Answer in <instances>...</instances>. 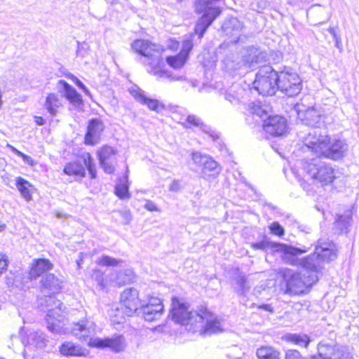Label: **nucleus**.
Returning <instances> with one entry per match:
<instances>
[{
  "label": "nucleus",
  "instance_id": "ddd939ff",
  "mask_svg": "<svg viewBox=\"0 0 359 359\" xmlns=\"http://www.w3.org/2000/svg\"><path fill=\"white\" fill-rule=\"evenodd\" d=\"M194 163L201 167V177L207 181H212L220 173L221 168L210 156L203 154L199 151H194L191 154Z\"/></svg>",
  "mask_w": 359,
  "mask_h": 359
},
{
  "label": "nucleus",
  "instance_id": "e433bc0d",
  "mask_svg": "<svg viewBox=\"0 0 359 359\" xmlns=\"http://www.w3.org/2000/svg\"><path fill=\"white\" fill-rule=\"evenodd\" d=\"M115 194L121 199L129 198L130 197V195L128 192L127 176L124 178V180H120L119 182L116 185Z\"/></svg>",
  "mask_w": 359,
  "mask_h": 359
},
{
  "label": "nucleus",
  "instance_id": "c756f323",
  "mask_svg": "<svg viewBox=\"0 0 359 359\" xmlns=\"http://www.w3.org/2000/svg\"><path fill=\"white\" fill-rule=\"evenodd\" d=\"M60 351L62 355L66 356H81L86 355V349L69 341L62 344Z\"/></svg>",
  "mask_w": 359,
  "mask_h": 359
},
{
  "label": "nucleus",
  "instance_id": "680f3d73",
  "mask_svg": "<svg viewBox=\"0 0 359 359\" xmlns=\"http://www.w3.org/2000/svg\"><path fill=\"white\" fill-rule=\"evenodd\" d=\"M75 79V83L76 85L79 88L80 86H82L83 83L79 80L77 78H74Z\"/></svg>",
  "mask_w": 359,
  "mask_h": 359
},
{
  "label": "nucleus",
  "instance_id": "20e7f679",
  "mask_svg": "<svg viewBox=\"0 0 359 359\" xmlns=\"http://www.w3.org/2000/svg\"><path fill=\"white\" fill-rule=\"evenodd\" d=\"M132 48L145 57L144 62L150 67L149 72L161 76L163 62L161 57L163 48L161 46L152 43L148 40L138 39L132 43Z\"/></svg>",
  "mask_w": 359,
  "mask_h": 359
},
{
  "label": "nucleus",
  "instance_id": "de8ad7c7",
  "mask_svg": "<svg viewBox=\"0 0 359 359\" xmlns=\"http://www.w3.org/2000/svg\"><path fill=\"white\" fill-rule=\"evenodd\" d=\"M145 306H149V307L150 306L154 307V309H156V307L158 306L160 308L161 307L163 308L162 301L159 298H157V297H151L149 299L148 303Z\"/></svg>",
  "mask_w": 359,
  "mask_h": 359
},
{
  "label": "nucleus",
  "instance_id": "6ab92c4d",
  "mask_svg": "<svg viewBox=\"0 0 359 359\" xmlns=\"http://www.w3.org/2000/svg\"><path fill=\"white\" fill-rule=\"evenodd\" d=\"M264 130L273 136H281L287 131L286 119L280 116H270L264 121Z\"/></svg>",
  "mask_w": 359,
  "mask_h": 359
},
{
  "label": "nucleus",
  "instance_id": "3c124183",
  "mask_svg": "<svg viewBox=\"0 0 359 359\" xmlns=\"http://www.w3.org/2000/svg\"><path fill=\"white\" fill-rule=\"evenodd\" d=\"M267 245L268 243L266 241H262L252 244V248L257 250H264L267 247Z\"/></svg>",
  "mask_w": 359,
  "mask_h": 359
},
{
  "label": "nucleus",
  "instance_id": "69168bd1",
  "mask_svg": "<svg viewBox=\"0 0 359 359\" xmlns=\"http://www.w3.org/2000/svg\"><path fill=\"white\" fill-rule=\"evenodd\" d=\"M74 78H76V77L75 76H74V75H71V76H70V79H71L73 81H74V82H75V79H74Z\"/></svg>",
  "mask_w": 359,
  "mask_h": 359
},
{
  "label": "nucleus",
  "instance_id": "338daca9",
  "mask_svg": "<svg viewBox=\"0 0 359 359\" xmlns=\"http://www.w3.org/2000/svg\"><path fill=\"white\" fill-rule=\"evenodd\" d=\"M123 273V272H121V271L118 273V280L120 278L121 276Z\"/></svg>",
  "mask_w": 359,
  "mask_h": 359
},
{
  "label": "nucleus",
  "instance_id": "2eb2a0df",
  "mask_svg": "<svg viewBox=\"0 0 359 359\" xmlns=\"http://www.w3.org/2000/svg\"><path fill=\"white\" fill-rule=\"evenodd\" d=\"M318 355L314 359H342L348 354L347 348L337 344L320 343L318 347Z\"/></svg>",
  "mask_w": 359,
  "mask_h": 359
},
{
  "label": "nucleus",
  "instance_id": "5fc2aeb1",
  "mask_svg": "<svg viewBox=\"0 0 359 359\" xmlns=\"http://www.w3.org/2000/svg\"><path fill=\"white\" fill-rule=\"evenodd\" d=\"M22 158L28 165H32L34 164V160L30 156H29L25 154L22 156Z\"/></svg>",
  "mask_w": 359,
  "mask_h": 359
},
{
  "label": "nucleus",
  "instance_id": "4468645a",
  "mask_svg": "<svg viewBox=\"0 0 359 359\" xmlns=\"http://www.w3.org/2000/svg\"><path fill=\"white\" fill-rule=\"evenodd\" d=\"M120 301L122 312L128 316L135 313L143 303L139 297V291L134 287L125 289L121 294Z\"/></svg>",
  "mask_w": 359,
  "mask_h": 359
},
{
  "label": "nucleus",
  "instance_id": "c9c22d12",
  "mask_svg": "<svg viewBox=\"0 0 359 359\" xmlns=\"http://www.w3.org/2000/svg\"><path fill=\"white\" fill-rule=\"evenodd\" d=\"M236 285L235 290L239 295H245V293L250 288V285L248 282L245 276L242 274H239L236 277Z\"/></svg>",
  "mask_w": 359,
  "mask_h": 359
},
{
  "label": "nucleus",
  "instance_id": "bf43d9fd",
  "mask_svg": "<svg viewBox=\"0 0 359 359\" xmlns=\"http://www.w3.org/2000/svg\"><path fill=\"white\" fill-rule=\"evenodd\" d=\"M259 308H262L266 311H272L271 306L269 304H263V305L260 306Z\"/></svg>",
  "mask_w": 359,
  "mask_h": 359
},
{
  "label": "nucleus",
  "instance_id": "412c9836",
  "mask_svg": "<svg viewBox=\"0 0 359 359\" xmlns=\"http://www.w3.org/2000/svg\"><path fill=\"white\" fill-rule=\"evenodd\" d=\"M250 93V90L234 83L224 92V97L231 104L236 105L244 102Z\"/></svg>",
  "mask_w": 359,
  "mask_h": 359
},
{
  "label": "nucleus",
  "instance_id": "a878e982",
  "mask_svg": "<svg viewBox=\"0 0 359 359\" xmlns=\"http://www.w3.org/2000/svg\"><path fill=\"white\" fill-rule=\"evenodd\" d=\"M53 264L46 259H35L33 260L29 271L31 279H36L43 273L52 269Z\"/></svg>",
  "mask_w": 359,
  "mask_h": 359
},
{
  "label": "nucleus",
  "instance_id": "f257e3e1",
  "mask_svg": "<svg viewBox=\"0 0 359 359\" xmlns=\"http://www.w3.org/2000/svg\"><path fill=\"white\" fill-rule=\"evenodd\" d=\"M71 332L76 338L91 347L108 348L114 352L118 353L124 351L126 346L125 338L121 334L106 338L92 337L95 334V324L88 319L74 323Z\"/></svg>",
  "mask_w": 359,
  "mask_h": 359
},
{
  "label": "nucleus",
  "instance_id": "72a5a7b5",
  "mask_svg": "<svg viewBox=\"0 0 359 359\" xmlns=\"http://www.w3.org/2000/svg\"><path fill=\"white\" fill-rule=\"evenodd\" d=\"M284 339L297 346L306 348L310 343V338L304 334H287Z\"/></svg>",
  "mask_w": 359,
  "mask_h": 359
},
{
  "label": "nucleus",
  "instance_id": "f3484780",
  "mask_svg": "<svg viewBox=\"0 0 359 359\" xmlns=\"http://www.w3.org/2000/svg\"><path fill=\"white\" fill-rule=\"evenodd\" d=\"M294 109L298 118L306 125L318 128L317 126L320 123V113L317 109L313 107H307L303 103H297Z\"/></svg>",
  "mask_w": 359,
  "mask_h": 359
},
{
  "label": "nucleus",
  "instance_id": "8fccbe9b",
  "mask_svg": "<svg viewBox=\"0 0 359 359\" xmlns=\"http://www.w3.org/2000/svg\"><path fill=\"white\" fill-rule=\"evenodd\" d=\"M144 208H145V209H147L149 211H156V212L160 211V210L156 206V205L151 201H147L146 202V203L144 204Z\"/></svg>",
  "mask_w": 359,
  "mask_h": 359
},
{
  "label": "nucleus",
  "instance_id": "5701e85b",
  "mask_svg": "<svg viewBox=\"0 0 359 359\" xmlns=\"http://www.w3.org/2000/svg\"><path fill=\"white\" fill-rule=\"evenodd\" d=\"M129 90L130 94L137 102L147 105L150 109L158 111L159 109L163 108V105L161 104L157 100H153L146 97L144 92L138 87H132Z\"/></svg>",
  "mask_w": 359,
  "mask_h": 359
},
{
  "label": "nucleus",
  "instance_id": "4be33fe9",
  "mask_svg": "<svg viewBox=\"0 0 359 359\" xmlns=\"http://www.w3.org/2000/svg\"><path fill=\"white\" fill-rule=\"evenodd\" d=\"M347 150V145L344 140H334L327 144L324 157L332 160H338L341 158Z\"/></svg>",
  "mask_w": 359,
  "mask_h": 359
},
{
  "label": "nucleus",
  "instance_id": "f704fd0d",
  "mask_svg": "<svg viewBox=\"0 0 359 359\" xmlns=\"http://www.w3.org/2000/svg\"><path fill=\"white\" fill-rule=\"evenodd\" d=\"M259 359H280V353L272 346H261L257 350Z\"/></svg>",
  "mask_w": 359,
  "mask_h": 359
},
{
  "label": "nucleus",
  "instance_id": "4d7b16f0",
  "mask_svg": "<svg viewBox=\"0 0 359 359\" xmlns=\"http://www.w3.org/2000/svg\"><path fill=\"white\" fill-rule=\"evenodd\" d=\"M126 273H127L126 274H127V276H128V277L125 278V279H123V280H118V283H127V282L130 280V276L132 273V271L130 270H126Z\"/></svg>",
  "mask_w": 359,
  "mask_h": 359
},
{
  "label": "nucleus",
  "instance_id": "f8f14e48",
  "mask_svg": "<svg viewBox=\"0 0 359 359\" xmlns=\"http://www.w3.org/2000/svg\"><path fill=\"white\" fill-rule=\"evenodd\" d=\"M304 143L305 149L313 153L316 156H324L327 144L330 143V137L325 132H323L319 128L312 129L304 137Z\"/></svg>",
  "mask_w": 359,
  "mask_h": 359
},
{
  "label": "nucleus",
  "instance_id": "37998d69",
  "mask_svg": "<svg viewBox=\"0 0 359 359\" xmlns=\"http://www.w3.org/2000/svg\"><path fill=\"white\" fill-rule=\"evenodd\" d=\"M193 48V43L190 39L184 40L182 42V49L180 53L188 58L189 54Z\"/></svg>",
  "mask_w": 359,
  "mask_h": 359
},
{
  "label": "nucleus",
  "instance_id": "b1692460",
  "mask_svg": "<svg viewBox=\"0 0 359 359\" xmlns=\"http://www.w3.org/2000/svg\"><path fill=\"white\" fill-rule=\"evenodd\" d=\"M48 342L46 334L41 331H33L29 333L23 343L29 348H43Z\"/></svg>",
  "mask_w": 359,
  "mask_h": 359
},
{
  "label": "nucleus",
  "instance_id": "09e8293b",
  "mask_svg": "<svg viewBox=\"0 0 359 359\" xmlns=\"http://www.w3.org/2000/svg\"><path fill=\"white\" fill-rule=\"evenodd\" d=\"M8 260L5 255L0 252V276L7 269Z\"/></svg>",
  "mask_w": 359,
  "mask_h": 359
},
{
  "label": "nucleus",
  "instance_id": "ea45409f",
  "mask_svg": "<svg viewBox=\"0 0 359 359\" xmlns=\"http://www.w3.org/2000/svg\"><path fill=\"white\" fill-rule=\"evenodd\" d=\"M187 60V58L182 55L180 53L175 56L168 57L166 58L168 64L175 69H180L185 64Z\"/></svg>",
  "mask_w": 359,
  "mask_h": 359
},
{
  "label": "nucleus",
  "instance_id": "49530a36",
  "mask_svg": "<svg viewBox=\"0 0 359 359\" xmlns=\"http://www.w3.org/2000/svg\"><path fill=\"white\" fill-rule=\"evenodd\" d=\"M120 313L119 309H116V311H111L110 316L114 323H121L124 320L123 316L120 315Z\"/></svg>",
  "mask_w": 359,
  "mask_h": 359
},
{
  "label": "nucleus",
  "instance_id": "0eeeda50",
  "mask_svg": "<svg viewBox=\"0 0 359 359\" xmlns=\"http://www.w3.org/2000/svg\"><path fill=\"white\" fill-rule=\"evenodd\" d=\"M276 250L283 252V260L288 264L301 266L311 272H318L320 264L315 261L316 255H309L303 259H299L297 255L308 252V248H299L283 243L275 244Z\"/></svg>",
  "mask_w": 359,
  "mask_h": 359
},
{
  "label": "nucleus",
  "instance_id": "79ce46f5",
  "mask_svg": "<svg viewBox=\"0 0 359 359\" xmlns=\"http://www.w3.org/2000/svg\"><path fill=\"white\" fill-rule=\"evenodd\" d=\"M120 262H121V260L114 259V258L109 257V256H102L98 261V264H100L102 266H116Z\"/></svg>",
  "mask_w": 359,
  "mask_h": 359
},
{
  "label": "nucleus",
  "instance_id": "4c0bfd02",
  "mask_svg": "<svg viewBox=\"0 0 359 359\" xmlns=\"http://www.w3.org/2000/svg\"><path fill=\"white\" fill-rule=\"evenodd\" d=\"M351 217L350 215H337L335 220V226L339 229L340 233L347 232V229L351 223Z\"/></svg>",
  "mask_w": 359,
  "mask_h": 359
},
{
  "label": "nucleus",
  "instance_id": "c03bdc74",
  "mask_svg": "<svg viewBox=\"0 0 359 359\" xmlns=\"http://www.w3.org/2000/svg\"><path fill=\"white\" fill-rule=\"evenodd\" d=\"M270 230L272 233L277 236H283L284 234V229L278 222H274L270 225Z\"/></svg>",
  "mask_w": 359,
  "mask_h": 359
},
{
  "label": "nucleus",
  "instance_id": "a18cd8bd",
  "mask_svg": "<svg viewBox=\"0 0 359 359\" xmlns=\"http://www.w3.org/2000/svg\"><path fill=\"white\" fill-rule=\"evenodd\" d=\"M91 278L97 282V285L102 286L104 278L103 273L101 271L98 269L93 270V273L91 274Z\"/></svg>",
  "mask_w": 359,
  "mask_h": 359
},
{
  "label": "nucleus",
  "instance_id": "7c9ffc66",
  "mask_svg": "<svg viewBox=\"0 0 359 359\" xmlns=\"http://www.w3.org/2000/svg\"><path fill=\"white\" fill-rule=\"evenodd\" d=\"M16 187L20 191L22 197L27 201L32 199L33 186L26 180L21 177H16Z\"/></svg>",
  "mask_w": 359,
  "mask_h": 359
},
{
  "label": "nucleus",
  "instance_id": "dca6fc26",
  "mask_svg": "<svg viewBox=\"0 0 359 359\" xmlns=\"http://www.w3.org/2000/svg\"><path fill=\"white\" fill-rule=\"evenodd\" d=\"M335 246L332 241H325L323 238H320L315 248V252L311 255H316L315 261H318L320 264L318 271L322 268L324 261H331L337 257L335 252Z\"/></svg>",
  "mask_w": 359,
  "mask_h": 359
},
{
  "label": "nucleus",
  "instance_id": "c85d7f7f",
  "mask_svg": "<svg viewBox=\"0 0 359 359\" xmlns=\"http://www.w3.org/2000/svg\"><path fill=\"white\" fill-rule=\"evenodd\" d=\"M185 128H190V125L200 127L201 129L206 133H208L213 139L218 138V135L212 130L208 126L204 124L201 119L195 115H189L186 121L182 123Z\"/></svg>",
  "mask_w": 359,
  "mask_h": 359
},
{
  "label": "nucleus",
  "instance_id": "052dcab7",
  "mask_svg": "<svg viewBox=\"0 0 359 359\" xmlns=\"http://www.w3.org/2000/svg\"><path fill=\"white\" fill-rule=\"evenodd\" d=\"M86 94H90L88 89L86 87V86L83 83L81 86L79 87Z\"/></svg>",
  "mask_w": 359,
  "mask_h": 359
},
{
  "label": "nucleus",
  "instance_id": "a19ab883",
  "mask_svg": "<svg viewBox=\"0 0 359 359\" xmlns=\"http://www.w3.org/2000/svg\"><path fill=\"white\" fill-rule=\"evenodd\" d=\"M259 51L255 48H251L248 51V55L245 56V61L252 67L255 63L259 62Z\"/></svg>",
  "mask_w": 359,
  "mask_h": 359
},
{
  "label": "nucleus",
  "instance_id": "bb28decb",
  "mask_svg": "<svg viewBox=\"0 0 359 359\" xmlns=\"http://www.w3.org/2000/svg\"><path fill=\"white\" fill-rule=\"evenodd\" d=\"M62 282L53 273H48L41 280V287L43 292H50L53 294L58 292L62 286Z\"/></svg>",
  "mask_w": 359,
  "mask_h": 359
},
{
  "label": "nucleus",
  "instance_id": "864d4df0",
  "mask_svg": "<svg viewBox=\"0 0 359 359\" xmlns=\"http://www.w3.org/2000/svg\"><path fill=\"white\" fill-rule=\"evenodd\" d=\"M121 215L125 220L126 224H129L132 220V216L130 211H124L121 212Z\"/></svg>",
  "mask_w": 359,
  "mask_h": 359
},
{
  "label": "nucleus",
  "instance_id": "1a4fd4ad",
  "mask_svg": "<svg viewBox=\"0 0 359 359\" xmlns=\"http://www.w3.org/2000/svg\"><path fill=\"white\" fill-rule=\"evenodd\" d=\"M86 168L90 177H96V168L94 159L88 152L81 154L76 161L68 163L65 165L63 172L69 176L83 178L86 176Z\"/></svg>",
  "mask_w": 359,
  "mask_h": 359
},
{
  "label": "nucleus",
  "instance_id": "cd10ccee",
  "mask_svg": "<svg viewBox=\"0 0 359 359\" xmlns=\"http://www.w3.org/2000/svg\"><path fill=\"white\" fill-rule=\"evenodd\" d=\"M44 107L48 112L55 116L62 107V97L56 93H50L46 98Z\"/></svg>",
  "mask_w": 359,
  "mask_h": 359
},
{
  "label": "nucleus",
  "instance_id": "e2e57ef3",
  "mask_svg": "<svg viewBox=\"0 0 359 359\" xmlns=\"http://www.w3.org/2000/svg\"><path fill=\"white\" fill-rule=\"evenodd\" d=\"M320 8L319 6H312L311 8H310L309 12L312 13L315 11L316 9H320Z\"/></svg>",
  "mask_w": 359,
  "mask_h": 359
},
{
  "label": "nucleus",
  "instance_id": "9b49d317",
  "mask_svg": "<svg viewBox=\"0 0 359 359\" xmlns=\"http://www.w3.org/2000/svg\"><path fill=\"white\" fill-rule=\"evenodd\" d=\"M302 88V80L298 74L288 67L278 72L277 90L285 93L287 96L292 97L298 95Z\"/></svg>",
  "mask_w": 359,
  "mask_h": 359
},
{
  "label": "nucleus",
  "instance_id": "aec40b11",
  "mask_svg": "<svg viewBox=\"0 0 359 359\" xmlns=\"http://www.w3.org/2000/svg\"><path fill=\"white\" fill-rule=\"evenodd\" d=\"M104 129V126L100 119L93 118L90 120L85 135V144L89 145L97 144Z\"/></svg>",
  "mask_w": 359,
  "mask_h": 359
},
{
  "label": "nucleus",
  "instance_id": "6e6d98bb",
  "mask_svg": "<svg viewBox=\"0 0 359 359\" xmlns=\"http://www.w3.org/2000/svg\"><path fill=\"white\" fill-rule=\"evenodd\" d=\"M35 123L38 126H43L46 121L41 116H34Z\"/></svg>",
  "mask_w": 359,
  "mask_h": 359
},
{
  "label": "nucleus",
  "instance_id": "7ed1b4c3",
  "mask_svg": "<svg viewBox=\"0 0 359 359\" xmlns=\"http://www.w3.org/2000/svg\"><path fill=\"white\" fill-rule=\"evenodd\" d=\"M304 170L312 180L320 184L321 186L332 184L336 179L340 177L341 174L336 166L320 159L306 161L304 164Z\"/></svg>",
  "mask_w": 359,
  "mask_h": 359
},
{
  "label": "nucleus",
  "instance_id": "39448f33",
  "mask_svg": "<svg viewBox=\"0 0 359 359\" xmlns=\"http://www.w3.org/2000/svg\"><path fill=\"white\" fill-rule=\"evenodd\" d=\"M308 275L295 271L288 268L282 269L280 273L286 283L285 293L290 295H298L304 293L317 281L315 272L308 271Z\"/></svg>",
  "mask_w": 359,
  "mask_h": 359
},
{
  "label": "nucleus",
  "instance_id": "9d476101",
  "mask_svg": "<svg viewBox=\"0 0 359 359\" xmlns=\"http://www.w3.org/2000/svg\"><path fill=\"white\" fill-rule=\"evenodd\" d=\"M222 331L221 323L215 314L210 312L205 306L199 307L198 316L195 321L192 332L200 334H212Z\"/></svg>",
  "mask_w": 359,
  "mask_h": 359
},
{
  "label": "nucleus",
  "instance_id": "393cba45",
  "mask_svg": "<svg viewBox=\"0 0 359 359\" xmlns=\"http://www.w3.org/2000/svg\"><path fill=\"white\" fill-rule=\"evenodd\" d=\"M57 87L64 92L65 97L74 106H79L82 104L81 95L76 92V89L70 86L64 80H60L57 83Z\"/></svg>",
  "mask_w": 359,
  "mask_h": 359
},
{
  "label": "nucleus",
  "instance_id": "2f4dec72",
  "mask_svg": "<svg viewBox=\"0 0 359 359\" xmlns=\"http://www.w3.org/2000/svg\"><path fill=\"white\" fill-rule=\"evenodd\" d=\"M223 28L226 32L227 34L235 36L236 41H238L241 32L243 28V25L237 18H231L229 22L224 25Z\"/></svg>",
  "mask_w": 359,
  "mask_h": 359
},
{
  "label": "nucleus",
  "instance_id": "603ef678",
  "mask_svg": "<svg viewBox=\"0 0 359 359\" xmlns=\"http://www.w3.org/2000/svg\"><path fill=\"white\" fill-rule=\"evenodd\" d=\"M170 190L172 191H179L181 189V186H180V184L179 182V181L177 180H174L172 184H170Z\"/></svg>",
  "mask_w": 359,
  "mask_h": 359
},
{
  "label": "nucleus",
  "instance_id": "423d86ee",
  "mask_svg": "<svg viewBox=\"0 0 359 359\" xmlns=\"http://www.w3.org/2000/svg\"><path fill=\"white\" fill-rule=\"evenodd\" d=\"M198 313L199 308L194 311L185 299L178 297L172 298L169 316L175 323L185 326L188 330L193 332Z\"/></svg>",
  "mask_w": 359,
  "mask_h": 359
},
{
  "label": "nucleus",
  "instance_id": "473e14b6",
  "mask_svg": "<svg viewBox=\"0 0 359 359\" xmlns=\"http://www.w3.org/2000/svg\"><path fill=\"white\" fill-rule=\"evenodd\" d=\"M142 309L144 320L149 322L158 320L161 317L164 311L163 307L160 308L159 306H157L156 309H154V307L144 306V303L142 304Z\"/></svg>",
  "mask_w": 359,
  "mask_h": 359
},
{
  "label": "nucleus",
  "instance_id": "a211bd4d",
  "mask_svg": "<svg viewBox=\"0 0 359 359\" xmlns=\"http://www.w3.org/2000/svg\"><path fill=\"white\" fill-rule=\"evenodd\" d=\"M116 150L109 146H104L97 151V156L100 166L108 174L113 173L116 161Z\"/></svg>",
  "mask_w": 359,
  "mask_h": 359
},
{
  "label": "nucleus",
  "instance_id": "13d9d810",
  "mask_svg": "<svg viewBox=\"0 0 359 359\" xmlns=\"http://www.w3.org/2000/svg\"><path fill=\"white\" fill-rule=\"evenodd\" d=\"M9 148H11V151L15 154L17 156H20L22 158V156H23V153L21 152L20 151L18 150L17 149H15L14 147L11 146V145H8Z\"/></svg>",
  "mask_w": 359,
  "mask_h": 359
},
{
  "label": "nucleus",
  "instance_id": "f03ea898",
  "mask_svg": "<svg viewBox=\"0 0 359 359\" xmlns=\"http://www.w3.org/2000/svg\"><path fill=\"white\" fill-rule=\"evenodd\" d=\"M39 306L46 312V321L48 330L53 334H65L67 328L64 327L65 312L63 304L53 295H44L39 299Z\"/></svg>",
  "mask_w": 359,
  "mask_h": 359
},
{
  "label": "nucleus",
  "instance_id": "0e129e2a",
  "mask_svg": "<svg viewBox=\"0 0 359 359\" xmlns=\"http://www.w3.org/2000/svg\"><path fill=\"white\" fill-rule=\"evenodd\" d=\"M6 224L0 222V232L4 231L6 229Z\"/></svg>",
  "mask_w": 359,
  "mask_h": 359
},
{
  "label": "nucleus",
  "instance_id": "6e6552de",
  "mask_svg": "<svg viewBox=\"0 0 359 359\" xmlns=\"http://www.w3.org/2000/svg\"><path fill=\"white\" fill-rule=\"evenodd\" d=\"M277 71L269 65L263 66L256 74L253 87L261 95H273L277 90Z\"/></svg>",
  "mask_w": 359,
  "mask_h": 359
},
{
  "label": "nucleus",
  "instance_id": "58836bf2",
  "mask_svg": "<svg viewBox=\"0 0 359 359\" xmlns=\"http://www.w3.org/2000/svg\"><path fill=\"white\" fill-rule=\"evenodd\" d=\"M248 111L250 114L257 115L263 118L267 114L266 107H263L259 102H253L248 104Z\"/></svg>",
  "mask_w": 359,
  "mask_h": 359
}]
</instances>
